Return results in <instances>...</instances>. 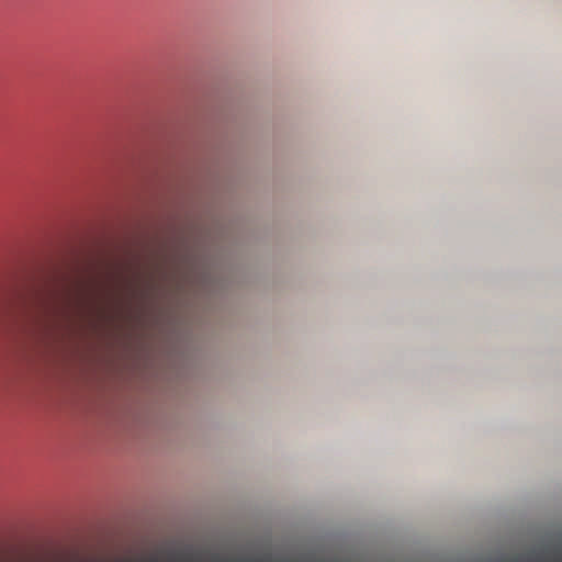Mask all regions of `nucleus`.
Listing matches in <instances>:
<instances>
[{
  "mask_svg": "<svg viewBox=\"0 0 562 562\" xmlns=\"http://www.w3.org/2000/svg\"><path fill=\"white\" fill-rule=\"evenodd\" d=\"M127 270L132 268L103 255L64 254L21 258L7 273L30 281H133L124 277Z\"/></svg>",
  "mask_w": 562,
  "mask_h": 562,
  "instance_id": "nucleus-1",
  "label": "nucleus"
},
{
  "mask_svg": "<svg viewBox=\"0 0 562 562\" xmlns=\"http://www.w3.org/2000/svg\"><path fill=\"white\" fill-rule=\"evenodd\" d=\"M192 261L191 250L187 245H178L172 249L164 250L158 258L155 259L154 269L161 276L168 273H179L189 268Z\"/></svg>",
  "mask_w": 562,
  "mask_h": 562,
  "instance_id": "nucleus-2",
  "label": "nucleus"
}]
</instances>
